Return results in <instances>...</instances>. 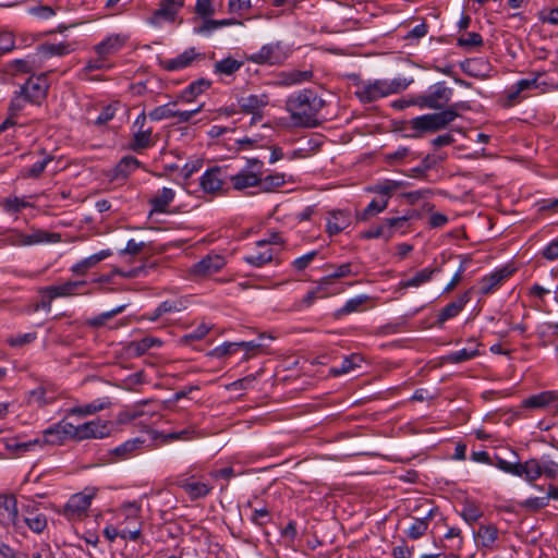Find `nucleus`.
<instances>
[{"mask_svg": "<svg viewBox=\"0 0 558 558\" xmlns=\"http://www.w3.org/2000/svg\"><path fill=\"white\" fill-rule=\"evenodd\" d=\"M229 179L227 167H213L201 177V187L205 193H217Z\"/></svg>", "mask_w": 558, "mask_h": 558, "instance_id": "obj_18", "label": "nucleus"}, {"mask_svg": "<svg viewBox=\"0 0 558 558\" xmlns=\"http://www.w3.org/2000/svg\"><path fill=\"white\" fill-rule=\"evenodd\" d=\"M70 439L74 440V424L63 418L43 432L38 445L61 446Z\"/></svg>", "mask_w": 558, "mask_h": 558, "instance_id": "obj_9", "label": "nucleus"}, {"mask_svg": "<svg viewBox=\"0 0 558 558\" xmlns=\"http://www.w3.org/2000/svg\"><path fill=\"white\" fill-rule=\"evenodd\" d=\"M411 158V159H416L418 157L417 154L413 153L410 148L408 147H399L397 150L392 151V153H388L385 155V159L389 162V163H398V162H401L403 161L405 158Z\"/></svg>", "mask_w": 558, "mask_h": 558, "instance_id": "obj_53", "label": "nucleus"}, {"mask_svg": "<svg viewBox=\"0 0 558 558\" xmlns=\"http://www.w3.org/2000/svg\"><path fill=\"white\" fill-rule=\"evenodd\" d=\"M238 351L239 344L236 342H225L223 344L216 347L210 354L215 357H223L231 355Z\"/></svg>", "mask_w": 558, "mask_h": 558, "instance_id": "obj_62", "label": "nucleus"}, {"mask_svg": "<svg viewBox=\"0 0 558 558\" xmlns=\"http://www.w3.org/2000/svg\"><path fill=\"white\" fill-rule=\"evenodd\" d=\"M175 484L184 490L192 501L207 497L214 489L210 483L202 481L195 475L190 477L179 476Z\"/></svg>", "mask_w": 558, "mask_h": 558, "instance_id": "obj_14", "label": "nucleus"}, {"mask_svg": "<svg viewBox=\"0 0 558 558\" xmlns=\"http://www.w3.org/2000/svg\"><path fill=\"white\" fill-rule=\"evenodd\" d=\"M458 45L464 48L478 47L483 45V38L478 33H466L458 39Z\"/></svg>", "mask_w": 558, "mask_h": 558, "instance_id": "obj_59", "label": "nucleus"}, {"mask_svg": "<svg viewBox=\"0 0 558 558\" xmlns=\"http://www.w3.org/2000/svg\"><path fill=\"white\" fill-rule=\"evenodd\" d=\"M457 107L458 105H452L440 112L416 117L410 122L411 129L417 132H437L442 130L458 117Z\"/></svg>", "mask_w": 558, "mask_h": 558, "instance_id": "obj_3", "label": "nucleus"}, {"mask_svg": "<svg viewBox=\"0 0 558 558\" xmlns=\"http://www.w3.org/2000/svg\"><path fill=\"white\" fill-rule=\"evenodd\" d=\"M326 101L312 89H302L292 94L286 102L293 124L302 128H316L320 121L318 113Z\"/></svg>", "mask_w": 558, "mask_h": 558, "instance_id": "obj_1", "label": "nucleus"}, {"mask_svg": "<svg viewBox=\"0 0 558 558\" xmlns=\"http://www.w3.org/2000/svg\"><path fill=\"white\" fill-rule=\"evenodd\" d=\"M291 49L281 41L264 45L257 52L247 57V60L256 64L280 65L290 56Z\"/></svg>", "mask_w": 558, "mask_h": 558, "instance_id": "obj_6", "label": "nucleus"}, {"mask_svg": "<svg viewBox=\"0 0 558 558\" xmlns=\"http://www.w3.org/2000/svg\"><path fill=\"white\" fill-rule=\"evenodd\" d=\"M432 515L433 510H429L428 514L425 518L415 519V521L408 529L407 535L412 539H418L420 537H422L428 529V523Z\"/></svg>", "mask_w": 558, "mask_h": 558, "instance_id": "obj_44", "label": "nucleus"}, {"mask_svg": "<svg viewBox=\"0 0 558 558\" xmlns=\"http://www.w3.org/2000/svg\"><path fill=\"white\" fill-rule=\"evenodd\" d=\"M363 357L359 354L345 356L339 367H332L330 373L335 376L343 375L360 366Z\"/></svg>", "mask_w": 558, "mask_h": 558, "instance_id": "obj_45", "label": "nucleus"}, {"mask_svg": "<svg viewBox=\"0 0 558 558\" xmlns=\"http://www.w3.org/2000/svg\"><path fill=\"white\" fill-rule=\"evenodd\" d=\"M211 86V82L209 80H206V78H199L195 82H192L184 90H183V94H182V97L187 100V101H191L193 100L195 97H197L198 95H201L202 93H204L205 90H207L209 87Z\"/></svg>", "mask_w": 558, "mask_h": 558, "instance_id": "obj_43", "label": "nucleus"}, {"mask_svg": "<svg viewBox=\"0 0 558 558\" xmlns=\"http://www.w3.org/2000/svg\"><path fill=\"white\" fill-rule=\"evenodd\" d=\"M111 433V424L108 421L93 420L81 425H74V440L90 438H105Z\"/></svg>", "mask_w": 558, "mask_h": 558, "instance_id": "obj_13", "label": "nucleus"}, {"mask_svg": "<svg viewBox=\"0 0 558 558\" xmlns=\"http://www.w3.org/2000/svg\"><path fill=\"white\" fill-rule=\"evenodd\" d=\"M512 271V269L505 267L482 278L480 282L481 293L489 294L494 292L507 278L511 276Z\"/></svg>", "mask_w": 558, "mask_h": 558, "instance_id": "obj_23", "label": "nucleus"}, {"mask_svg": "<svg viewBox=\"0 0 558 558\" xmlns=\"http://www.w3.org/2000/svg\"><path fill=\"white\" fill-rule=\"evenodd\" d=\"M269 97L266 94H251L239 98L241 112L252 114V122L262 120V110L268 105Z\"/></svg>", "mask_w": 558, "mask_h": 558, "instance_id": "obj_17", "label": "nucleus"}, {"mask_svg": "<svg viewBox=\"0 0 558 558\" xmlns=\"http://www.w3.org/2000/svg\"><path fill=\"white\" fill-rule=\"evenodd\" d=\"M143 444L144 440L141 438L129 439L124 444L114 448L112 452L121 459H126L131 457L136 450H138Z\"/></svg>", "mask_w": 558, "mask_h": 558, "instance_id": "obj_46", "label": "nucleus"}, {"mask_svg": "<svg viewBox=\"0 0 558 558\" xmlns=\"http://www.w3.org/2000/svg\"><path fill=\"white\" fill-rule=\"evenodd\" d=\"M39 438L29 441H19L16 439H9L5 442V448L11 452L22 454L24 452L32 450L35 446L39 444Z\"/></svg>", "mask_w": 558, "mask_h": 558, "instance_id": "obj_49", "label": "nucleus"}, {"mask_svg": "<svg viewBox=\"0 0 558 558\" xmlns=\"http://www.w3.org/2000/svg\"><path fill=\"white\" fill-rule=\"evenodd\" d=\"M313 76H314V73H313L312 69H308V70L293 69V70L280 72L278 74V80H279L280 85L291 86V85H296V84H301L304 82H310V81H312Z\"/></svg>", "mask_w": 558, "mask_h": 558, "instance_id": "obj_28", "label": "nucleus"}, {"mask_svg": "<svg viewBox=\"0 0 558 558\" xmlns=\"http://www.w3.org/2000/svg\"><path fill=\"white\" fill-rule=\"evenodd\" d=\"M437 271V268H424L417 271L412 278L401 281L399 283V289L418 288L422 284L428 282L433 275Z\"/></svg>", "mask_w": 558, "mask_h": 558, "instance_id": "obj_36", "label": "nucleus"}, {"mask_svg": "<svg viewBox=\"0 0 558 558\" xmlns=\"http://www.w3.org/2000/svg\"><path fill=\"white\" fill-rule=\"evenodd\" d=\"M483 510L476 502L471 500H465L463 502L460 515L466 523H475L478 519L483 517Z\"/></svg>", "mask_w": 558, "mask_h": 558, "instance_id": "obj_41", "label": "nucleus"}, {"mask_svg": "<svg viewBox=\"0 0 558 558\" xmlns=\"http://www.w3.org/2000/svg\"><path fill=\"white\" fill-rule=\"evenodd\" d=\"M140 167V161L133 156L123 157L117 165V173L121 177H128Z\"/></svg>", "mask_w": 558, "mask_h": 558, "instance_id": "obj_51", "label": "nucleus"}, {"mask_svg": "<svg viewBox=\"0 0 558 558\" xmlns=\"http://www.w3.org/2000/svg\"><path fill=\"white\" fill-rule=\"evenodd\" d=\"M216 12L213 0H196L195 13L202 19H207Z\"/></svg>", "mask_w": 558, "mask_h": 558, "instance_id": "obj_58", "label": "nucleus"}, {"mask_svg": "<svg viewBox=\"0 0 558 558\" xmlns=\"http://www.w3.org/2000/svg\"><path fill=\"white\" fill-rule=\"evenodd\" d=\"M286 183L284 173H272L268 175H262V182L259 183V191L264 193L272 192L278 187L283 186Z\"/></svg>", "mask_w": 558, "mask_h": 558, "instance_id": "obj_39", "label": "nucleus"}, {"mask_svg": "<svg viewBox=\"0 0 558 558\" xmlns=\"http://www.w3.org/2000/svg\"><path fill=\"white\" fill-rule=\"evenodd\" d=\"M111 255L109 250H102L93 254L72 266L71 271L75 275H85L90 268Z\"/></svg>", "mask_w": 558, "mask_h": 558, "instance_id": "obj_31", "label": "nucleus"}, {"mask_svg": "<svg viewBox=\"0 0 558 558\" xmlns=\"http://www.w3.org/2000/svg\"><path fill=\"white\" fill-rule=\"evenodd\" d=\"M86 281H66L58 286H50L41 289V293L53 300L57 298H66L75 294L78 287L85 286Z\"/></svg>", "mask_w": 558, "mask_h": 558, "instance_id": "obj_26", "label": "nucleus"}, {"mask_svg": "<svg viewBox=\"0 0 558 558\" xmlns=\"http://www.w3.org/2000/svg\"><path fill=\"white\" fill-rule=\"evenodd\" d=\"M226 266V258L219 254H208L189 269L192 278H205L219 272Z\"/></svg>", "mask_w": 558, "mask_h": 558, "instance_id": "obj_12", "label": "nucleus"}, {"mask_svg": "<svg viewBox=\"0 0 558 558\" xmlns=\"http://www.w3.org/2000/svg\"><path fill=\"white\" fill-rule=\"evenodd\" d=\"M31 204L23 197V198H20V197H9V198H5L3 201V208L8 211V213H19L21 211L23 208H27L29 207Z\"/></svg>", "mask_w": 558, "mask_h": 558, "instance_id": "obj_56", "label": "nucleus"}, {"mask_svg": "<svg viewBox=\"0 0 558 558\" xmlns=\"http://www.w3.org/2000/svg\"><path fill=\"white\" fill-rule=\"evenodd\" d=\"M402 181H385L373 187V191L380 194L383 198H388L399 189L404 186Z\"/></svg>", "mask_w": 558, "mask_h": 558, "instance_id": "obj_50", "label": "nucleus"}, {"mask_svg": "<svg viewBox=\"0 0 558 558\" xmlns=\"http://www.w3.org/2000/svg\"><path fill=\"white\" fill-rule=\"evenodd\" d=\"M37 51L44 58L64 57L74 51V45L69 41L45 43L37 47Z\"/></svg>", "mask_w": 558, "mask_h": 558, "instance_id": "obj_27", "label": "nucleus"}, {"mask_svg": "<svg viewBox=\"0 0 558 558\" xmlns=\"http://www.w3.org/2000/svg\"><path fill=\"white\" fill-rule=\"evenodd\" d=\"M41 158L35 161L32 166L24 168L21 171V177L24 179H38L45 171L48 163L53 160V157L50 154H47L45 150L40 151Z\"/></svg>", "mask_w": 558, "mask_h": 558, "instance_id": "obj_34", "label": "nucleus"}, {"mask_svg": "<svg viewBox=\"0 0 558 558\" xmlns=\"http://www.w3.org/2000/svg\"><path fill=\"white\" fill-rule=\"evenodd\" d=\"M279 243H281V238L278 234H272L269 240H260L256 243L259 251L246 255L244 260L252 266L263 267L264 265L270 263L276 254L275 250L271 247V244Z\"/></svg>", "mask_w": 558, "mask_h": 558, "instance_id": "obj_15", "label": "nucleus"}, {"mask_svg": "<svg viewBox=\"0 0 558 558\" xmlns=\"http://www.w3.org/2000/svg\"><path fill=\"white\" fill-rule=\"evenodd\" d=\"M94 494L77 493L70 497L60 513L69 521H80L87 515Z\"/></svg>", "mask_w": 558, "mask_h": 558, "instance_id": "obj_11", "label": "nucleus"}, {"mask_svg": "<svg viewBox=\"0 0 558 558\" xmlns=\"http://www.w3.org/2000/svg\"><path fill=\"white\" fill-rule=\"evenodd\" d=\"M0 526H10L17 533L23 531V523L19 518L17 499L13 494L0 495Z\"/></svg>", "mask_w": 558, "mask_h": 558, "instance_id": "obj_8", "label": "nucleus"}, {"mask_svg": "<svg viewBox=\"0 0 558 558\" xmlns=\"http://www.w3.org/2000/svg\"><path fill=\"white\" fill-rule=\"evenodd\" d=\"M351 223L349 211L332 210L327 217L326 230L330 235H335L343 231Z\"/></svg>", "mask_w": 558, "mask_h": 558, "instance_id": "obj_25", "label": "nucleus"}, {"mask_svg": "<svg viewBox=\"0 0 558 558\" xmlns=\"http://www.w3.org/2000/svg\"><path fill=\"white\" fill-rule=\"evenodd\" d=\"M238 23L235 20L232 19H225V20H206L204 21L202 27L198 29L199 33L202 32H211L222 26H229L232 24Z\"/></svg>", "mask_w": 558, "mask_h": 558, "instance_id": "obj_60", "label": "nucleus"}, {"mask_svg": "<svg viewBox=\"0 0 558 558\" xmlns=\"http://www.w3.org/2000/svg\"><path fill=\"white\" fill-rule=\"evenodd\" d=\"M128 518H134L135 526L125 525L120 530V537L130 541H136L141 536L142 522L140 521L141 506L137 502L125 504Z\"/></svg>", "mask_w": 558, "mask_h": 558, "instance_id": "obj_21", "label": "nucleus"}, {"mask_svg": "<svg viewBox=\"0 0 558 558\" xmlns=\"http://www.w3.org/2000/svg\"><path fill=\"white\" fill-rule=\"evenodd\" d=\"M149 118L154 121L174 118V104H167L158 106L148 113Z\"/></svg>", "mask_w": 558, "mask_h": 558, "instance_id": "obj_54", "label": "nucleus"}, {"mask_svg": "<svg viewBox=\"0 0 558 558\" xmlns=\"http://www.w3.org/2000/svg\"><path fill=\"white\" fill-rule=\"evenodd\" d=\"M408 220L409 218L407 216L385 219L383 223L387 232H389V239L393 235L396 230L403 228Z\"/></svg>", "mask_w": 558, "mask_h": 558, "instance_id": "obj_61", "label": "nucleus"}, {"mask_svg": "<svg viewBox=\"0 0 558 558\" xmlns=\"http://www.w3.org/2000/svg\"><path fill=\"white\" fill-rule=\"evenodd\" d=\"M210 330V327L206 324H201L193 332L182 336L179 339L181 345H189L193 341L202 340Z\"/></svg>", "mask_w": 558, "mask_h": 558, "instance_id": "obj_52", "label": "nucleus"}, {"mask_svg": "<svg viewBox=\"0 0 558 558\" xmlns=\"http://www.w3.org/2000/svg\"><path fill=\"white\" fill-rule=\"evenodd\" d=\"M388 206V198H381L380 201L373 199L365 209L356 214V218L361 221H367L372 217L384 211Z\"/></svg>", "mask_w": 558, "mask_h": 558, "instance_id": "obj_38", "label": "nucleus"}, {"mask_svg": "<svg viewBox=\"0 0 558 558\" xmlns=\"http://www.w3.org/2000/svg\"><path fill=\"white\" fill-rule=\"evenodd\" d=\"M242 65H243L242 61H239L236 59L228 57L220 61H217L214 64V73L221 75V76H231L236 71H239Z\"/></svg>", "mask_w": 558, "mask_h": 558, "instance_id": "obj_37", "label": "nucleus"}, {"mask_svg": "<svg viewBox=\"0 0 558 558\" xmlns=\"http://www.w3.org/2000/svg\"><path fill=\"white\" fill-rule=\"evenodd\" d=\"M125 308V305H120L109 312H105L94 318H90L87 320V324L88 326L90 327H100L102 325H105V323L111 318H113L114 316H117L118 314L122 313Z\"/></svg>", "mask_w": 558, "mask_h": 558, "instance_id": "obj_55", "label": "nucleus"}, {"mask_svg": "<svg viewBox=\"0 0 558 558\" xmlns=\"http://www.w3.org/2000/svg\"><path fill=\"white\" fill-rule=\"evenodd\" d=\"M175 193L172 189L162 187L149 201L151 205L150 214L153 213H167L169 205L173 202Z\"/></svg>", "mask_w": 558, "mask_h": 558, "instance_id": "obj_30", "label": "nucleus"}, {"mask_svg": "<svg viewBox=\"0 0 558 558\" xmlns=\"http://www.w3.org/2000/svg\"><path fill=\"white\" fill-rule=\"evenodd\" d=\"M412 80H367L355 84L354 95L362 104H371L392 94H398L408 88Z\"/></svg>", "mask_w": 558, "mask_h": 558, "instance_id": "obj_2", "label": "nucleus"}, {"mask_svg": "<svg viewBox=\"0 0 558 558\" xmlns=\"http://www.w3.org/2000/svg\"><path fill=\"white\" fill-rule=\"evenodd\" d=\"M264 162L256 158L247 159L246 166L238 173L230 175L229 181L235 191L258 187L262 182Z\"/></svg>", "mask_w": 558, "mask_h": 558, "instance_id": "obj_5", "label": "nucleus"}, {"mask_svg": "<svg viewBox=\"0 0 558 558\" xmlns=\"http://www.w3.org/2000/svg\"><path fill=\"white\" fill-rule=\"evenodd\" d=\"M558 403V391H543L538 395H534L525 399L522 403L523 408L526 409H544L549 405H553V411L555 410V405Z\"/></svg>", "mask_w": 558, "mask_h": 558, "instance_id": "obj_24", "label": "nucleus"}, {"mask_svg": "<svg viewBox=\"0 0 558 558\" xmlns=\"http://www.w3.org/2000/svg\"><path fill=\"white\" fill-rule=\"evenodd\" d=\"M162 341L157 337L147 336L140 340L131 341L128 350L131 354L141 356L146 353L150 348L161 347Z\"/></svg>", "mask_w": 558, "mask_h": 558, "instance_id": "obj_35", "label": "nucleus"}, {"mask_svg": "<svg viewBox=\"0 0 558 558\" xmlns=\"http://www.w3.org/2000/svg\"><path fill=\"white\" fill-rule=\"evenodd\" d=\"M270 520V512L266 507L254 508L251 515V521L259 526L265 525Z\"/></svg>", "mask_w": 558, "mask_h": 558, "instance_id": "obj_64", "label": "nucleus"}, {"mask_svg": "<svg viewBox=\"0 0 558 558\" xmlns=\"http://www.w3.org/2000/svg\"><path fill=\"white\" fill-rule=\"evenodd\" d=\"M49 83L46 75L31 76L20 88V95L25 101L40 105L47 97Z\"/></svg>", "mask_w": 558, "mask_h": 558, "instance_id": "obj_10", "label": "nucleus"}, {"mask_svg": "<svg viewBox=\"0 0 558 558\" xmlns=\"http://www.w3.org/2000/svg\"><path fill=\"white\" fill-rule=\"evenodd\" d=\"M186 308V300L180 298L175 300H167L160 303L157 307V315L168 313H179Z\"/></svg>", "mask_w": 558, "mask_h": 558, "instance_id": "obj_48", "label": "nucleus"}, {"mask_svg": "<svg viewBox=\"0 0 558 558\" xmlns=\"http://www.w3.org/2000/svg\"><path fill=\"white\" fill-rule=\"evenodd\" d=\"M61 241L60 233L49 232L41 229H32L29 233H19L15 243L23 246L41 243H58Z\"/></svg>", "mask_w": 558, "mask_h": 558, "instance_id": "obj_20", "label": "nucleus"}, {"mask_svg": "<svg viewBox=\"0 0 558 558\" xmlns=\"http://www.w3.org/2000/svg\"><path fill=\"white\" fill-rule=\"evenodd\" d=\"M23 526L26 525L32 532L41 534L47 527L46 514L29 509L25 510V515L21 520Z\"/></svg>", "mask_w": 558, "mask_h": 558, "instance_id": "obj_32", "label": "nucleus"}, {"mask_svg": "<svg viewBox=\"0 0 558 558\" xmlns=\"http://www.w3.org/2000/svg\"><path fill=\"white\" fill-rule=\"evenodd\" d=\"M363 239H377V238H384L387 241L389 240V232H387L386 227L384 223H379L376 226H372L368 230L364 231L362 233Z\"/></svg>", "mask_w": 558, "mask_h": 558, "instance_id": "obj_63", "label": "nucleus"}, {"mask_svg": "<svg viewBox=\"0 0 558 558\" xmlns=\"http://www.w3.org/2000/svg\"><path fill=\"white\" fill-rule=\"evenodd\" d=\"M469 300V293L465 292L461 294L457 300L448 303L439 313L438 322L444 323L450 318L456 317L464 308Z\"/></svg>", "mask_w": 558, "mask_h": 558, "instance_id": "obj_33", "label": "nucleus"}, {"mask_svg": "<svg viewBox=\"0 0 558 558\" xmlns=\"http://www.w3.org/2000/svg\"><path fill=\"white\" fill-rule=\"evenodd\" d=\"M203 59L204 56L196 51L194 47L184 50L182 53L174 58L160 59V66L169 72L180 71L193 64L197 59Z\"/></svg>", "mask_w": 558, "mask_h": 558, "instance_id": "obj_19", "label": "nucleus"}, {"mask_svg": "<svg viewBox=\"0 0 558 558\" xmlns=\"http://www.w3.org/2000/svg\"><path fill=\"white\" fill-rule=\"evenodd\" d=\"M518 473L515 476L524 478L529 483H534L541 476L548 478L558 476V463L551 460L529 459L525 462H517Z\"/></svg>", "mask_w": 558, "mask_h": 558, "instance_id": "obj_4", "label": "nucleus"}, {"mask_svg": "<svg viewBox=\"0 0 558 558\" xmlns=\"http://www.w3.org/2000/svg\"><path fill=\"white\" fill-rule=\"evenodd\" d=\"M499 531L494 524H481L474 537L480 547L493 549L498 539Z\"/></svg>", "mask_w": 558, "mask_h": 558, "instance_id": "obj_29", "label": "nucleus"}, {"mask_svg": "<svg viewBox=\"0 0 558 558\" xmlns=\"http://www.w3.org/2000/svg\"><path fill=\"white\" fill-rule=\"evenodd\" d=\"M151 129H140L134 133L131 148L135 151L143 150L153 145Z\"/></svg>", "mask_w": 558, "mask_h": 558, "instance_id": "obj_40", "label": "nucleus"}, {"mask_svg": "<svg viewBox=\"0 0 558 558\" xmlns=\"http://www.w3.org/2000/svg\"><path fill=\"white\" fill-rule=\"evenodd\" d=\"M452 89L444 82L434 85L427 94L413 97V102L421 109H442L450 100Z\"/></svg>", "mask_w": 558, "mask_h": 558, "instance_id": "obj_7", "label": "nucleus"}, {"mask_svg": "<svg viewBox=\"0 0 558 558\" xmlns=\"http://www.w3.org/2000/svg\"><path fill=\"white\" fill-rule=\"evenodd\" d=\"M37 339L36 332H27L23 335L12 336L7 339V343L13 348H21L25 344H29Z\"/></svg>", "mask_w": 558, "mask_h": 558, "instance_id": "obj_57", "label": "nucleus"}, {"mask_svg": "<svg viewBox=\"0 0 558 558\" xmlns=\"http://www.w3.org/2000/svg\"><path fill=\"white\" fill-rule=\"evenodd\" d=\"M109 404L110 402L108 400H96L85 405L72 408L69 413L76 414L78 416H87L106 409Z\"/></svg>", "mask_w": 558, "mask_h": 558, "instance_id": "obj_42", "label": "nucleus"}, {"mask_svg": "<svg viewBox=\"0 0 558 558\" xmlns=\"http://www.w3.org/2000/svg\"><path fill=\"white\" fill-rule=\"evenodd\" d=\"M126 40L128 37L125 35H110L105 40L96 45L94 49L100 59H106L121 50L126 44Z\"/></svg>", "mask_w": 558, "mask_h": 558, "instance_id": "obj_22", "label": "nucleus"}, {"mask_svg": "<svg viewBox=\"0 0 558 558\" xmlns=\"http://www.w3.org/2000/svg\"><path fill=\"white\" fill-rule=\"evenodd\" d=\"M183 4V0H161L158 9L149 17V23L159 26L165 22H174Z\"/></svg>", "mask_w": 558, "mask_h": 558, "instance_id": "obj_16", "label": "nucleus"}, {"mask_svg": "<svg viewBox=\"0 0 558 558\" xmlns=\"http://www.w3.org/2000/svg\"><path fill=\"white\" fill-rule=\"evenodd\" d=\"M477 347L478 344H475V348L473 349L464 348L459 351L451 352L445 357V360L446 362L453 364L469 361L480 354Z\"/></svg>", "mask_w": 558, "mask_h": 558, "instance_id": "obj_47", "label": "nucleus"}]
</instances>
